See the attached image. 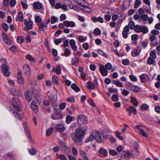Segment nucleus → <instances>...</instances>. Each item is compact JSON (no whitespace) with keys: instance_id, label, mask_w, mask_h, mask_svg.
I'll use <instances>...</instances> for the list:
<instances>
[{"instance_id":"f257e3e1","label":"nucleus","mask_w":160,"mask_h":160,"mask_svg":"<svg viewBox=\"0 0 160 160\" xmlns=\"http://www.w3.org/2000/svg\"><path fill=\"white\" fill-rule=\"evenodd\" d=\"M86 129L87 128L86 127L78 128L72 136L73 140L77 145L82 144V137L84 134Z\"/></svg>"},{"instance_id":"f03ea898","label":"nucleus","mask_w":160,"mask_h":160,"mask_svg":"<svg viewBox=\"0 0 160 160\" xmlns=\"http://www.w3.org/2000/svg\"><path fill=\"white\" fill-rule=\"evenodd\" d=\"M94 138L98 142H101L102 139L100 134L95 131H92V134L90 135L88 138L86 139V142H88L93 140Z\"/></svg>"},{"instance_id":"7ed1b4c3","label":"nucleus","mask_w":160,"mask_h":160,"mask_svg":"<svg viewBox=\"0 0 160 160\" xmlns=\"http://www.w3.org/2000/svg\"><path fill=\"white\" fill-rule=\"evenodd\" d=\"M87 122V119L85 115L82 114H79L78 116L77 123L79 125L86 124Z\"/></svg>"},{"instance_id":"20e7f679","label":"nucleus","mask_w":160,"mask_h":160,"mask_svg":"<svg viewBox=\"0 0 160 160\" xmlns=\"http://www.w3.org/2000/svg\"><path fill=\"white\" fill-rule=\"evenodd\" d=\"M1 67L2 73L6 76H9L10 73L8 71V68L7 65L6 64H3Z\"/></svg>"},{"instance_id":"39448f33","label":"nucleus","mask_w":160,"mask_h":160,"mask_svg":"<svg viewBox=\"0 0 160 160\" xmlns=\"http://www.w3.org/2000/svg\"><path fill=\"white\" fill-rule=\"evenodd\" d=\"M18 79L19 83L23 84L24 82V80L22 77V75L20 70H18Z\"/></svg>"},{"instance_id":"423d86ee","label":"nucleus","mask_w":160,"mask_h":160,"mask_svg":"<svg viewBox=\"0 0 160 160\" xmlns=\"http://www.w3.org/2000/svg\"><path fill=\"white\" fill-rule=\"evenodd\" d=\"M2 38L5 43L8 45L11 43V41L7 34L5 32H3L2 33Z\"/></svg>"},{"instance_id":"0eeeda50","label":"nucleus","mask_w":160,"mask_h":160,"mask_svg":"<svg viewBox=\"0 0 160 160\" xmlns=\"http://www.w3.org/2000/svg\"><path fill=\"white\" fill-rule=\"evenodd\" d=\"M99 70L102 76H105L108 74V71L103 65L100 66Z\"/></svg>"},{"instance_id":"6e6552de","label":"nucleus","mask_w":160,"mask_h":160,"mask_svg":"<svg viewBox=\"0 0 160 160\" xmlns=\"http://www.w3.org/2000/svg\"><path fill=\"white\" fill-rule=\"evenodd\" d=\"M23 70L24 74L27 77H28L30 74V69L28 65L26 64L23 67Z\"/></svg>"},{"instance_id":"1a4fd4ad","label":"nucleus","mask_w":160,"mask_h":160,"mask_svg":"<svg viewBox=\"0 0 160 160\" xmlns=\"http://www.w3.org/2000/svg\"><path fill=\"white\" fill-rule=\"evenodd\" d=\"M129 30V28L128 25L126 26L124 28L122 32V35L124 38H126L128 37V34Z\"/></svg>"},{"instance_id":"9d476101","label":"nucleus","mask_w":160,"mask_h":160,"mask_svg":"<svg viewBox=\"0 0 160 160\" xmlns=\"http://www.w3.org/2000/svg\"><path fill=\"white\" fill-rule=\"evenodd\" d=\"M129 87L130 90L135 92H138L140 90L139 87L135 85H130Z\"/></svg>"},{"instance_id":"9b49d317","label":"nucleus","mask_w":160,"mask_h":160,"mask_svg":"<svg viewBox=\"0 0 160 160\" xmlns=\"http://www.w3.org/2000/svg\"><path fill=\"white\" fill-rule=\"evenodd\" d=\"M63 24L66 27H70L72 28L75 25V23L74 22L67 21H65L63 22Z\"/></svg>"},{"instance_id":"f8f14e48","label":"nucleus","mask_w":160,"mask_h":160,"mask_svg":"<svg viewBox=\"0 0 160 160\" xmlns=\"http://www.w3.org/2000/svg\"><path fill=\"white\" fill-rule=\"evenodd\" d=\"M42 4L38 2H34L33 4V8L35 9H40L42 8Z\"/></svg>"},{"instance_id":"ddd939ff","label":"nucleus","mask_w":160,"mask_h":160,"mask_svg":"<svg viewBox=\"0 0 160 160\" xmlns=\"http://www.w3.org/2000/svg\"><path fill=\"white\" fill-rule=\"evenodd\" d=\"M141 52V49L139 48H135L134 50L132 52V55L133 57H135L138 55L140 52Z\"/></svg>"},{"instance_id":"4468645a","label":"nucleus","mask_w":160,"mask_h":160,"mask_svg":"<svg viewBox=\"0 0 160 160\" xmlns=\"http://www.w3.org/2000/svg\"><path fill=\"white\" fill-rule=\"evenodd\" d=\"M51 118L53 120L62 119L63 118L62 115H58L56 114L51 115Z\"/></svg>"},{"instance_id":"2eb2a0df","label":"nucleus","mask_w":160,"mask_h":160,"mask_svg":"<svg viewBox=\"0 0 160 160\" xmlns=\"http://www.w3.org/2000/svg\"><path fill=\"white\" fill-rule=\"evenodd\" d=\"M140 79L142 82H145L148 81L149 78L147 75L145 74H142L140 76Z\"/></svg>"},{"instance_id":"dca6fc26","label":"nucleus","mask_w":160,"mask_h":160,"mask_svg":"<svg viewBox=\"0 0 160 160\" xmlns=\"http://www.w3.org/2000/svg\"><path fill=\"white\" fill-rule=\"evenodd\" d=\"M56 128L60 132L63 131L65 128L62 124H60L56 125Z\"/></svg>"},{"instance_id":"f3484780","label":"nucleus","mask_w":160,"mask_h":160,"mask_svg":"<svg viewBox=\"0 0 160 160\" xmlns=\"http://www.w3.org/2000/svg\"><path fill=\"white\" fill-rule=\"evenodd\" d=\"M108 153L107 151L102 148L100 149L99 150V155L100 157H102L103 155H105Z\"/></svg>"},{"instance_id":"a211bd4d","label":"nucleus","mask_w":160,"mask_h":160,"mask_svg":"<svg viewBox=\"0 0 160 160\" xmlns=\"http://www.w3.org/2000/svg\"><path fill=\"white\" fill-rule=\"evenodd\" d=\"M49 99L51 102H53L57 100V98L55 93H52L50 95Z\"/></svg>"},{"instance_id":"6ab92c4d","label":"nucleus","mask_w":160,"mask_h":160,"mask_svg":"<svg viewBox=\"0 0 160 160\" xmlns=\"http://www.w3.org/2000/svg\"><path fill=\"white\" fill-rule=\"evenodd\" d=\"M24 94L27 101L28 102H30L31 101L32 98V97L29 95L30 92L28 91L25 92Z\"/></svg>"},{"instance_id":"aec40b11","label":"nucleus","mask_w":160,"mask_h":160,"mask_svg":"<svg viewBox=\"0 0 160 160\" xmlns=\"http://www.w3.org/2000/svg\"><path fill=\"white\" fill-rule=\"evenodd\" d=\"M75 2L79 4L82 7H83L84 4L86 2V1L84 0H74Z\"/></svg>"},{"instance_id":"412c9836","label":"nucleus","mask_w":160,"mask_h":160,"mask_svg":"<svg viewBox=\"0 0 160 160\" xmlns=\"http://www.w3.org/2000/svg\"><path fill=\"white\" fill-rule=\"evenodd\" d=\"M71 88L76 92H78L80 90L79 88L75 83H72L71 85Z\"/></svg>"},{"instance_id":"4be33fe9","label":"nucleus","mask_w":160,"mask_h":160,"mask_svg":"<svg viewBox=\"0 0 160 160\" xmlns=\"http://www.w3.org/2000/svg\"><path fill=\"white\" fill-rule=\"evenodd\" d=\"M131 102L132 103L133 105L137 106L138 105V102L137 99L132 96L131 98Z\"/></svg>"},{"instance_id":"5701e85b","label":"nucleus","mask_w":160,"mask_h":160,"mask_svg":"<svg viewBox=\"0 0 160 160\" xmlns=\"http://www.w3.org/2000/svg\"><path fill=\"white\" fill-rule=\"evenodd\" d=\"M12 94L15 96H17L19 94V91L15 88H13L11 89Z\"/></svg>"},{"instance_id":"b1692460","label":"nucleus","mask_w":160,"mask_h":160,"mask_svg":"<svg viewBox=\"0 0 160 160\" xmlns=\"http://www.w3.org/2000/svg\"><path fill=\"white\" fill-rule=\"evenodd\" d=\"M52 82L53 83H54L56 85H58L59 84L58 79V77L55 76L53 75L52 77Z\"/></svg>"},{"instance_id":"393cba45","label":"nucleus","mask_w":160,"mask_h":160,"mask_svg":"<svg viewBox=\"0 0 160 160\" xmlns=\"http://www.w3.org/2000/svg\"><path fill=\"white\" fill-rule=\"evenodd\" d=\"M126 16V14H124L121 15L119 17L118 21L119 22H122V21L125 18Z\"/></svg>"},{"instance_id":"a878e982","label":"nucleus","mask_w":160,"mask_h":160,"mask_svg":"<svg viewBox=\"0 0 160 160\" xmlns=\"http://www.w3.org/2000/svg\"><path fill=\"white\" fill-rule=\"evenodd\" d=\"M25 26L29 28V29H32L33 27V22L31 20L28 22V23L25 25Z\"/></svg>"},{"instance_id":"bb28decb","label":"nucleus","mask_w":160,"mask_h":160,"mask_svg":"<svg viewBox=\"0 0 160 160\" xmlns=\"http://www.w3.org/2000/svg\"><path fill=\"white\" fill-rule=\"evenodd\" d=\"M13 114L14 115L15 117L17 118V119L20 120H21V117L20 115L17 112L15 111L14 109L13 110Z\"/></svg>"},{"instance_id":"cd10ccee","label":"nucleus","mask_w":160,"mask_h":160,"mask_svg":"<svg viewBox=\"0 0 160 160\" xmlns=\"http://www.w3.org/2000/svg\"><path fill=\"white\" fill-rule=\"evenodd\" d=\"M150 55L154 59L157 57L156 53L155 50L151 51L150 52Z\"/></svg>"},{"instance_id":"c85d7f7f","label":"nucleus","mask_w":160,"mask_h":160,"mask_svg":"<svg viewBox=\"0 0 160 160\" xmlns=\"http://www.w3.org/2000/svg\"><path fill=\"white\" fill-rule=\"evenodd\" d=\"M141 18L143 20V22L144 23H146L147 22L148 17V15L146 14H143L141 16Z\"/></svg>"},{"instance_id":"c756f323","label":"nucleus","mask_w":160,"mask_h":160,"mask_svg":"<svg viewBox=\"0 0 160 160\" xmlns=\"http://www.w3.org/2000/svg\"><path fill=\"white\" fill-rule=\"evenodd\" d=\"M38 25L39 26L38 29L40 31H42L44 30V27L47 28V26H45V23L43 22H41L39 24H38Z\"/></svg>"},{"instance_id":"7c9ffc66","label":"nucleus","mask_w":160,"mask_h":160,"mask_svg":"<svg viewBox=\"0 0 160 160\" xmlns=\"http://www.w3.org/2000/svg\"><path fill=\"white\" fill-rule=\"evenodd\" d=\"M74 118V117H72L70 116H67L66 120V122L67 124L69 123V122L72 121Z\"/></svg>"},{"instance_id":"2f4dec72","label":"nucleus","mask_w":160,"mask_h":160,"mask_svg":"<svg viewBox=\"0 0 160 160\" xmlns=\"http://www.w3.org/2000/svg\"><path fill=\"white\" fill-rule=\"evenodd\" d=\"M128 26L131 29H134L135 27V23L132 21H130L129 22Z\"/></svg>"},{"instance_id":"473e14b6","label":"nucleus","mask_w":160,"mask_h":160,"mask_svg":"<svg viewBox=\"0 0 160 160\" xmlns=\"http://www.w3.org/2000/svg\"><path fill=\"white\" fill-rule=\"evenodd\" d=\"M141 32L144 33H147L148 32V28L145 26H142L141 27Z\"/></svg>"},{"instance_id":"72a5a7b5","label":"nucleus","mask_w":160,"mask_h":160,"mask_svg":"<svg viewBox=\"0 0 160 160\" xmlns=\"http://www.w3.org/2000/svg\"><path fill=\"white\" fill-rule=\"evenodd\" d=\"M79 61V59L77 58H73L72 60L71 64L72 65L77 64Z\"/></svg>"},{"instance_id":"f704fd0d","label":"nucleus","mask_w":160,"mask_h":160,"mask_svg":"<svg viewBox=\"0 0 160 160\" xmlns=\"http://www.w3.org/2000/svg\"><path fill=\"white\" fill-rule=\"evenodd\" d=\"M154 59L152 58L151 57H149L147 59V62L148 64L149 65H151L153 63V62L154 61Z\"/></svg>"},{"instance_id":"c9c22d12","label":"nucleus","mask_w":160,"mask_h":160,"mask_svg":"<svg viewBox=\"0 0 160 160\" xmlns=\"http://www.w3.org/2000/svg\"><path fill=\"white\" fill-rule=\"evenodd\" d=\"M70 53L71 51L68 48H66L64 50L63 55L66 57H67L68 55H69L70 54Z\"/></svg>"},{"instance_id":"e433bc0d","label":"nucleus","mask_w":160,"mask_h":160,"mask_svg":"<svg viewBox=\"0 0 160 160\" xmlns=\"http://www.w3.org/2000/svg\"><path fill=\"white\" fill-rule=\"evenodd\" d=\"M53 130V129L52 128H50L46 131V134L47 135L49 136L52 133Z\"/></svg>"},{"instance_id":"4c0bfd02","label":"nucleus","mask_w":160,"mask_h":160,"mask_svg":"<svg viewBox=\"0 0 160 160\" xmlns=\"http://www.w3.org/2000/svg\"><path fill=\"white\" fill-rule=\"evenodd\" d=\"M134 31L136 32H141V27L139 25H135L134 28Z\"/></svg>"},{"instance_id":"58836bf2","label":"nucleus","mask_w":160,"mask_h":160,"mask_svg":"<svg viewBox=\"0 0 160 160\" xmlns=\"http://www.w3.org/2000/svg\"><path fill=\"white\" fill-rule=\"evenodd\" d=\"M88 88L89 89H94L95 87L93 84L90 81H89L88 82Z\"/></svg>"},{"instance_id":"ea45409f","label":"nucleus","mask_w":160,"mask_h":160,"mask_svg":"<svg viewBox=\"0 0 160 160\" xmlns=\"http://www.w3.org/2000/svg\"><path fill=\"white\" fill-rule=\"evenodd\" d=\"M24 128L25 131L27 133V136H28L29 138H30L31 137V136L29 133V129L28 128V127L26 126H24Z\"/></svg>"},{"instance_id":"a19ab883","label":"nucleus","mask_w":160,"mask_h":160,"mask_svg":"<svg viewBox=\"0 0 160 160\" xmlns=\"http://www.w3.org/2000/svg\"><path fill=\"white\" fill-rule=\"evenodd\" d=\"M13 107L15 108V109L18 111H20L21 109V104H14Z\"/></svg>"},{"instance_id":"79ce46f5","label":"nucleus","mask_w":160,"mask_h":160,"mask_svg":"<svg viewBox=\"0 0 160 160\" xmlns=\"http://www.w3.org/2000/svg\"><path fill=\"white\" fill-rule=\"evenodd\" d=\"M18 17L19 21L22 22L23 20V13L22 12H19L18 14Z\"/></svg>"},{"instance_id":"37998d69","label":"nucleus","mask_w":160,"mask_h":160,"mask_svg":"<svg viewBox=\"0 0 160 160\" xmlns=\"http://www.w3.org/2000/svg\"><path fill=\"white\" fill-rule=\"evenodd\" d=\"M65 148V149L64 150L65 153H66L67 155H69L71 154V150L67 146H66V145L65 147H64Z\"/></svg>"},{"instance_id":"c03bdc74","label":"nucleus","mask_w":160,"mask_h":160,"mask_svg":"<svg viewBox=\"0 0 160 160\" xmlns=\"http://www.w3.org/2000/svg\"><path fill=\"white\" fill-rule=\"evenodd\" d=\"M55 72L58 74L61 73V68L59 65H57L55 69Z\"/></svg>"},{"instance_id":"a18cd8bd","label":"nucleus","mask_w":160,"mask_h":160,"mask_svg":"<svg viewBox=\"0 0 160 160\" xmlns=\"http://www.w3.org/2000/svg\"><path fill=\"white\" fill-rule=\"evenodd\" d=\"M112 65L110 63H108L105 65V68L109 70H111L112 68Z\"/></svg>"},{"instance_id":"49530a36","label":"nucleus","mask_w":160,"mask_h":160,"mask_svg":"<svg viewBox=\"0 0 160 160\" xmlns=\"http://www.w3.org/2000/svg\"><path fill=\"white\" fill-rule=\"evenodd\" d=\"M57 18L54 16H52L51 17V23L52 24H54L57 21Z\"/></svg>"},{"instance_id":"de8ad7c7","label":"nucleus","mask_w":160,"mask_h":160,"mask_svg":"<svg viewBox=\"0 0 160 160\" xmlns=\"http://www.w3.org/2000/svg\"><path fill=\"white\" fill-rule=\"evenodd\" d=\"M81 9L84 10L85 11L88 12H90L91 11V9L89 7L84 5L82 7V8H81Z\"/></svg>"},{"instance_id":"09e8293b","label":"nucleus","mask_w":160,"mask_h":160,"mask_svg":"<svg viewBox=\"0 0 160 160\" xmlns=\"http://www.w3.org/2000/svg\"><path fill=\"white\" fill-rule=\"evenodd\" d=\"M13 105L14 104L15 105H18V104H21V103H20L19 102V100L18 99L16 98H13Z\"/></svg>"},{"instance_id":"8fccbe9b","label":"nucleus","mask_w":160,"mask_h":160,"mask_svg":"<svg viewBox=\"0 0 160 160\" xmlns=\"http://www.w3.org/2000/svg\"><path fill=\"white\" fill-rule=\"evenodd\" d=\"M61 6L62 5L61 3L60 2H58L56 4H55V5L53 6V7L56 9H58L59 8H61Z\"/></svg>"},{"instance_id":"3c124183","label":"nucleus","mask_w":160,"mask_h":160,"mask_svg":"<svg viewBox=\"0 0 160 160\" xmlns=\"http://www.w3.org/2000/svg\"><path fill=\"white\" fill-rule=\"evenodd\" d=\"M102 135L104 137L107 138L108 137V132L107 130H105L102 132Z\"/></svg>"},{"instance_id":"603ef678","label":"nucleus","mask_w":160,"mask_h":160,"mask_svg":"<svg viewBox=\"0 0 160 160\" xmlns=\"http://www.w3.org/2000/svg\"><path fill=\"white\" fill-rule=\"evenodd\" d=\"M148 107L149 106L147 104H143L141 106V109L142 111H144L147 109Z\"/></svg>"},{"instance_id":"864d4df0","label":"nucleus","mask_w":160,"mask_h":160,"mask_svg":"<svg viewBox=\"0 0 160 160\" xmlns=\"http://www.w3.org/2000/svg\"><path fill=\"white\" fill-rule=\"evenodd\" d=\"M69 8L71 9H72L77 12L79 11V9L76 6L73 5H70Z\"/></svg>"},{"instance_id":"5fc2aeb1","label":"nucleus","mask_w":160,"mask_h":160,"mask_svg":"<svg viewBox=\"0 0 160 160\" xmlns=\"http://www.w3.org/2000/svg\"><path fill=\"white\" fill-rule=\"evenodd\" d=\"M141 1L139 0H136L135 1L134 7L135 8H137L140 5L141 3Z\"/></svg>"},{"instance_id":"6e6d98bb","label":"nucleus","mask_w":160,"mask_h":160,"mask_svg":"<svg viewBox=\"0 0 160 160\" xmlns=\"http://www.w3.org/2000/svg\"><path fill=\"white\" fill-rule=\"evenodd\" d=\"M94 33L97 35H99L101 33V31L98 28H96L94 30Z\"/></svg>"},{"instance_id":"4d7b16f0","label":"nucleus","mask_w":160,"mask_h":160,"mask_svg":"<svg viewBox=\"0 0 160 160\" xmlns=\"http://www.w3.org/2000/svg\"><path fill=\"white\" fill-rule=\"evenodd\" d=\"M139 132L143 136L145 137H148V135L147 133L142 129H140V131Z\"/></svg>"},{"instance_id":"13d9d810","label":"nucleus","mask_w":160,"mask_h":160,"mask_svg":"<svg viewBox=\"0 0 160 160\" xmlns=\"http://www.w3.org/2000/svg\"><path fill=\"white\" fill-rule=\"evenodd\" d=\"M138 147H139V144H138V143L137 142H135L134 147V149L135 150H136V152H138Z\"/></svg>"},{"instance_id":"bf43d9fd","label":"nucleus","mask_w":160,"mask_h":160,"mask_svg":"<svg viewBox=\"0 0 160 160\" xmlns=\"http://www.w3.org/2000/svg\"><path fill=\"white\" fill-rule=\"evenodd\" d=\"M130 108H131L130 110L132 111V112L134 115L136 114L137 113V111L136 108L133 106H130Z\"/></svg>"},{"instance_id":"052dcab7","label":"nucleus","mask_w":160,"mask_h":160,"mask_svg":"<svg viewBox=\"0 0 160 160\" xmlns=\"http://www.w3.org/2000/svg\"><path fill=\"white\" fill-rule=\"evenodd\" d=\"M97 52L98 53L101 55H103L106 57H107V55L103 51L101 50H98Z\"/></svg>"},{"instance_id":"680f3d73","label":"nucleus","mask_w":160,"mask_h":160,"mask_svg":"<svg viewBox=\"0 0 160 160\" xmlns=\"http://www.w3.org/2000/svg\"><path fill=\"white\" fill-rule=\"evenodd\" d=\"M112 99L114 101H117L118 100V96L117 95L114 94L112 96Z\"/></svg>"},{"instance_id":"e2e57ef3","label":"nucleus","mask_w":160,"mask_h":160,"mask_svg":"<svg viewBox=\"0 0 160 160\" xmlns=\"http://www.w3.org/2000/svg\"><path fill=\"white\" fill-rule=\"evenodd\" d=\"M29 152L31 155H34L36 153L37 151L35 149L32 148L29 150Z\"/></svg>"},{"instance_id":"0e129e2a","label":"nucleus","mask_w":160,"mask_h":160,"mask_svg":"<svg viewBox=\"0 0 160 160\" xmlns=\"http://www.w3.org/2000/svg\"><path fill=\"white\" fill-rule=\"evenodd\" d=\"M79 153L82 156V158H85L87 156L86 154L82 150H81L79 151Z\"/></svg>"},{"instance_id":"69168bd1","label":"nucleus","mask_w":160,"mask_h":160,"mask_svg":"<svg viewBox=\"0 0 160 160\" xmlns=\"http://www.w3.org/2000/svg\"><path fill=\"white\" fill-rule=\"evenodd\" d=\"M115 84L117 86L120 87H122L123 86V84L121 82L118 81H115Z\"/></svg>"},{"instance_id":"338daca9","label":"nucleus","mask_w":160,"mask_h":160,"mask_svg":"<svg viewBox=\"0 0 160 160\" xmlns=\"http://www.w3.org/2000/svg\"><path fill=\"white\" fill-rule=\"evenodd\" d=\"M17 40L18 42L20 44L22 43L23 41V39L20 36L18 37Z\"/></svg>"},{"instance_id":"774afa93","label":"nucleus","mask_w":160,"mask_h":160,"mask_svg":"<svg viewBox=\"0 0 160 160\" xmlns=\"http://www.w3.org/2000/svg\"><path fill=\"white\" fill-rule=\"evenodd\" d=\"M2 27L5 31H7L8 28V25L6 23H3L2 24Z\"/></svg>"}]
</instances>
